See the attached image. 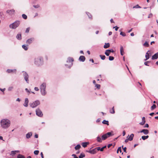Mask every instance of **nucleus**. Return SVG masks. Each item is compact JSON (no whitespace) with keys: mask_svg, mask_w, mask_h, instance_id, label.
<instances>
[{"mask_svg":"<svg viewBox=\"0 0 158 158\" xmlns=\"http://www.w3.org/2000/svg\"><path fill=\"white\" fill-rule=\"evenodd\" d=\"M85 155L83 153H81L80 155L79 156V158H83L85 157Z\"/></svg>","mask_w":158,"mask_h":158,"instance_id":"34","label":"nucleus"},{"mask_svg":"<svg viewBox=\"0 0 158 158\" xmlns=\"http://www.w3.org/2000/svg\"><path fill=\"white\" fill-rule=\"evenodd\" d=\"M29 102V101L27 98H26L25 99V102L23 104V105L25 107H27L28 106V104Z\"/></svg>","mask_w":158,"mask_h":158,"instance_id":"16","label":"nucleus"},{"mask_svg":"<svg viewBox=\"0 0 158 158\" xmlns=\"http://www.w3.org/2000/svg\"><path fill=\"white\" fill-rule=\"evenodd\" d=\"M40 92L41 94L43 96H45L47 94V92L46 91V89L40 90Z\"/></svg>","mask_w":158,"mask_h":158,"instance_id":"17","label":"nucleus"},{"mask_svg":"<svg viewBox=\"0 0 158 158\" xmlns=\"http://www.w3.org/2000/svg\"><path fill=\"white\" fill-rule=\"evenodd\" d=\"M15 11L13 9L11 10H8L6 11L7 13H8L10 15H12L14 14Z\"/></svg>","mask_w":158,"mask_h":158,"instance_id":"9","label":"nucleus"},{"mask_svg":"<svg viewBox=\"0 0 158 158\" xmlns=\"http://www.w3.org/2000/svg\"><path fill=\"white\" fill-rule=\"evenodd\" d=\"M22 47L26 51L28 49V47L27 46H26L24 45H23L22 46Z\"/></svg>","mask_w":158,"mask_h":158,"instance_id":"31","label":"nucleus"},{"mask_svg":"<svg viewBox=\"0 0 158 158\" xmlns=\"http://www.w3.org/2000/svg\"><path fill=\"white\" fill-rule=\"evenodd\" d=\"M23 73V76L24 77V79L26 81L27 83V84H28L29 83V75L28 73L26 72L23 71L22 72Z\"/></svg>","mask_w":158,"mask_h":158,"instance_id":"6","label":"nucleus"},{"mask_svg":"<svg viewBox=\"0 0 158 158\" xmlns=\"http://www.w3.org/2000/svg\"><path fill=\"white\" fill-rule=\"evenodd\" d=\"M34 89L35 90V91H38L39 90V89L38 88V87H35V88H34Z\"/></svg>","mask_w":158,"mask_h":158,"instance_id":"57","label":"nucleus"},{"mask_svg":"<svg viewBox=\"0 0 158 158\" xmlns=\"http://www.w3.org/2000/svg\"><path fill=\"white\" fill-rule=\"evenodd\" d=\"M113 28H115V30L116 31H117L118 30V27L116 26L114 27Z\"/></svg>","mask_w":158,"mask_h":158,"instance_id":"55","label":"nucleus"},{"mask_svg":"<svg viewBox=\"0 0 158 158\" xmlns=\"http://www.w3.org/2000/svg\"><path fill=\"white\" fill-rule=\"evenodd\" d=\"M110 46V44L109 43H105L104 45V48H109Z\"/></svg>","mask_w":158,"mask_h":158,"instance_id":"24","label":"nucleus"},{"mask_svg":"<svg viewBox=\"0 0 158 158\" xmlns=\"http://www.w3.org/2000/svg\"><path fill=\"white\" fill-rule=\"evenodd\" d=\"M149 62H149V61H146L144 62V64L146 66H149V65L148 64V63Z\"/></svg>","mask_w":158,"mask_h":158,"instance_id":"56","label":"nucleus"},{"mask_svg":"<svg viewBox=\"0 0 158 158\" xmlns=\"http://www.w3.org/2000/svg\"><path fill=\"white\" fill-rule=\"evenodd\" d=\"M16 38L19 40L22 39L21 35L20 33L18 34L16 36Z\"/></svg>","mask_w":158,"mask_h":158,"instance_id":"19","label":"nucleus"},{"mask_svg":"<svg viewBox=\"0 0 158 158\" xmlns=\"http://www.w3.org/2000/svg\"><path fill=\"white\" fill-rule=\"evenodd\" d=\"M89 143L88 142H83L82 143V145L83 147L85 148Z\"/></svg>","mask_w":158,"mask_h":158,"instance_id":"25","label":"nucleus"},{"mask_svg":"<svg viewBox=\"0 0 158 158\" xmlns=\"http://www.w3.org/2000/svg\"><path fill=\"white\" fill-rule=\"evenodd\" d=\"M30 27H29L27 28L26 29L25 32L26 33H28V32H29V31L30 30Z\"/></svg>","mask_w":158,"mask_h":158,"instance_id":"49","label":"nucleus"},{"mask_svg":"<svg viewBox=\"0 0 158 158\" xmlns=\"http://www.w3.org/2000/svg\"><path fill=\"white\" fill-rule=\"evenodd\" d=\"M102 123L103 124H106V125H109L108 121H106V120H104L102 121Z\"/></svg>","mask_w":158,"mask_h":158,"instance_id":"26","label":"nucleus"},{"mask_svg":"<svg viewBox=\"0 0 158 158\" xmlns=\"http://www.w3.org/2000/svg\"><path fill=\"white\" fill-rule=\"evenodd\" d=\"M97 141L99 143H101L102 142V139L99 136H98L97 137Z\"/></svg>","mask_w":158,"mask_h":158,"instance_id":"33","label":"nucleus"},{"mask_svg":"<svg viewBox=\"0 0 158 158\" xmlns=\"http://www.w3.org/2000/svg\"><path fill=\"white\" fill-rule=\"evenodd\" d=\"M118 151H120V152H121H121L122 150H121V147H119L118 148L117 150V153H118Z\"/></svg>","mask_w":158,"mask_h":158,"instance_id":"45","label":"nucleus"},{"mask_svg":"<svg viewBox=\"0 0 158 158\" xmlns=\"http://www.w3.org/2000/svg\"><path fill=\"white\" fill-rule=\"evenodd\" d=\"M16 154V151H12L11 152L10 155L13 156H14Z\"/></svg>","mask_w":158,"mask_h":158,"instance_id":"29","label":"nucleus"},{"mask_svg":"<svg viewBox=\"0 0 158 158\" xmlns=\"http://www.w3.org/2000/svg\"><path fill=\"white\" fill-rule=\"evenodd\" d=\"M141 7L140 6L138 5H137L135 6H134L133 7V8H141Z\"/></svg>","mask_w":158,"mask_h":158,"instance_id":"43","label":"nucleus"},{"mask_svg":"<svg viewBox=\"0 0 158 158\" xmlns=\"http://www.w3.org/2000/svg\"><path fill=\"white\" fill-rule=\"evenodd\" d=\"M149 52V51H148V52L146 53V55H145L146 59H145L144 60H148L149 58V54L148 53Z\"/></svg>","mask_w":158,"mask_h":158,"instance_id":"22","label":"nucleus"},{"mask_svg":"<svg viewBox=\"0 0 158 158\" xmlns=\"http://www.w3.org/2000/svg\"><path fill=\"white\" fill-rule=\"evenodd\" d=\"M96 86L97 87V88H98V89H100V85L99 84H96Z\"/></svg>","mask_w":158,"mask_h":158,"instance_id":"50","label":"nucleus"},{"mask_svg":"<svg viewBox=\"0 0 158 158\" xmlns=\"http://www.w3.org/2000/svg\"><path fill=\"white\" fill-rule=\"evenodd\" d=\"M107 138H108V136L106 135V134H105L103 135L102 137V140H105Z\"/></svg>","mask_w":158,"mask_h":158,"instance_id":"21","label":"nucleus"},{"mask_svg":"<svg viewBox=\"0 0 158 158\" xmlns=\"http://www.w3.org/2000/svg\"><path fill=\"white\" fill-rule=\"evenodd\" d=\"M149 137V136L148 135L147 136H142V139L143 140H145L146 139H148Z\"/></svg>","mask_w":158,"mask_h":158,"instance_id":"28","label":"nucleus"},{"mask_svg":"<svg viewBox=\"0 0 158 158\" xmlns=\"http://www.w3.org/2000/svg\"><path fill=\"white\" fill-rule=\"evenodd\" d=\"M112 145V144H109L108 146H107V147L108 148H109L110 146H111Z\"/></svg>","mask_w":158,"mask_h":158,"instance_id":"60","label":"nucleus"},{"mask_svg":"<svg viewBox=\"0 0 158 158\" xmlns=\"http://www.w3.org/2000/svg\"><path fill=\"white\" fill-rule=\"evenodd\" d=\"M110 112L111 114H114L115 113L114 107H112V110H110Z\"/></svg>","mask_w":158,"mask_h":158,"instance_id":"30","label":"nucleus"},{"mask_svg":"<svg viewBox=\"0 0 158 158\" xmlns=\"http://www.w3.org/2000/svg\"><path fill=\"white\" fill-rule=\"evenodd\" d=\"M86 152L91 154H95L97 152V151L96 150L95 148H94L92 150L87 151Z\"/></svg>","mask_w":158,"mask_h":158,"instance_id":"10","label":"nucleus"},{"mask_svg":"<svg viewBox=\"0 0 158 158\" xmlns=\"http://www.w3.org/2000/svg\"><path fill=\"white\" fill-rule=\"evenodd\" d=\"M73 61V58L69 57L68 58L67 62V63H69L70 64L69 65H68V64H65V66L68 68H70L73 65L72 62Z\"/></svg>","mask_w":158,"mask_h":158,"instance_id":"5","label":"nucleus"},{"mask_svg":"<svg viewBox=\"0 0 158 158\" xmlns=\"http://www.w3.org/2000/svg\"><path fill=\"white\" fill-rule=\"evenodd\" d=\"M120 51L121 55L122 56L124 54V50L123 47L122 46H120Z\"/></svg>","mask_w":158,"mask_h":158,"instance_id":"20","label":"nucleus"},{"mask_svg":"<svg viewBox=\"0 0 158 158\" xmlns=\"http://www.w3.org/2000/svg\"><path fill=\"white\" fill-rule=\"evenodd\" d=\"M25 90L26 91V92H28L29 93H30L29 91L28 90V89L27 88H26Z\"/></svg>","mask_w":158,"mask_h":158,"instance_id":"62","label":"nucleus"},{"mask_svg":"<svg viewBox=\"0 0 158 158\" xmlns=\"http://www.w3.org/2000/svg\"><path fill=\"white\" fill-rule=\"evenodd\" d=\"M134 136V135L133 134H131L129 138L128 139H129V141H131L133 140V137Z\"/></svg>","mask_w":158,"mask_h":158,"instance_id":"23","label":"nucleus"},{"mask_svg":"<svg viewBox=\"0 0 158 158\" xmlns=\"http://www.w3.org/2000/svg\"><path fill=\"white\" fill-rule=\"evenodd\" d=\"M13 89V87H9L8 88V90L9 91H11Z\"/></svg>","mask_w":158,"mask_h":158,"instance_id":"51","label":"nucleus"},{"mask_svg":"<svg viewBox=\"0 0 158 158\" xmlns=\"http://www.w3.org/2000/svg\"><path fill=\"white\" fill-rule=\"evenodd\" d=\"M155 114V113L153 112H152V113H151L149 114V115L151 116H153V115L154 114Z\"/></svg>","mask_w":158,"mask_h":158,"instance_id":"61","label":"nucleus"},{"mask_svg":"<svg viewBox=\"0 0 158 158\" xmlns=\"http://www.w3.org/2000/svg\"><path fill=\"white\" fill-rule=\"evenodd\" d=\"M34 38H31L28 39L26 41V43L28 44H30L32 41L34 40Z\"/></svg>","mask_w":158,"mask_h":158,"instance_id":"11","label":"nucleus"},{"mask_svg":"<svg viewBox=\"0 0 158 158\" xmlns=\"http://www.w3.org/2000/svg\"><path fill=\"white\" fill-rule=\"evenodd\" d=\"M34 63L38 66L42 65L43 64V58L40 56L35 58L34 60Z\"/></svg>","mask_w":158,"mask_h":158,"instance_id":"2","label":"nucleus"},{"mask_svg":"<svg viewBox=\"0 0 158 158\" xmlns=\"http://www.w3.org/2000/svg\"><path fill=\"white\" fill-rule=\"evenodd\" d=\"M99 56L102 60H105L106 58V56L105 55H100Z\"/></svg>","mask_w":158,"mask_h":158,"instance_id":"35","label":"nucleus"},{"mask_svg":"<svg viewBox=\"0 0 158 158\" xmlns=\"http://www.w3.org/2000/svg\"><path fill=\"white\" fill-rule=\"evenodd\" d=\"M106 134V135L108 136V137H109L111 136V135H113V134L112 135L111 133L110 132H107Z\"/></svg>","mask_w":158,"mask_h":158,"instance_id":"37","label":"nucleus"},{"mask_svg":"<svg viewBox=\"0 0 158 158\" xmlns=\"http://www.w3.org/2000/svg\"><path fill=\"white\" fill-rule=\"evenodd\" d=\"M145 121H142L141 122H140V123H139V124L141 125H143L145 124Z\"/></svg>","mask_w":158,"mask_h":158,"instance_id":"48","label":"nucleus"},{"mask_svg":"<svg viewBox=\"0 0 158 158\" xmlns=\"http://www.w3.org/2000/svg\"><path fill=\"white\" fill-rule=\"evenodd\" d=\"M81 148V146L79 144H77L75 147V148L76 150H78L79 149Z\"/></svg>","mask_w":158,"mask_h":158,"instance_id":"27","label":"nucleus"},{"mask_svg":"<svg viewBox=\"0 0 158 158\" xmlns=\"http://www.w3.org/2000/svg\"><path fill=\"white\" fill-rule=\"evenodd\" d=\"M107 50H106L105 52V54L107 56H109L110 53Z\"/></svg>","mask_w":158,"mask_h":158,"instance_id":"38","label":"nucleus"},{"mask_svg":"<svg viewBox=\"0 0 158 158\" xmlns=\"http://www.w3.org/2000/svg\"><path fill=\"white\" fill-rule=\"evenodd\" d=\"M156 107V106L155 104H153L151 107V110H152Z\"/></svg>","mask_w":158,"mask_h":158,"instance_id":"39","label":"nucleus"},{"mask_svg":"<svg viewBox=\"0 0 158 158\" xmlns=\"http://www.w3.org/2000/svg\"><path fill=\"white\" fill-rule=\"evenodd\" d=\"M158 58V52L155 53L154 55L152 56V60L156 59Z\"/></svg>","mask_w":158,"mask_h":158,"instance_id":"14","label":"nucleus"},{"mask_svg":"<svg viewBox=\"0 0 158 158\" xmlns=\"http://www.w3.org/2000/svg\"><path fill=\"white\" fill-rule=\"evenodd\" d=\"M114 57L112 56H109V59L110 60H114Z\"/></svg>","mask_w":158,"mask_h":158,"instance_id":"42","label":"nucleus"},{"mask_svg":"<svg viewBox=\"0 0 158 158\" xmlns=\"http://www.w3.org/2000/svg\"><path fill=\"white\" fill-rule=\"evenodd\" d=\"M33 7L35 8H37L40 7V6L38 5H33Z\"/></svg>","mask_w":158,"mask_h":158,"instance_id":"53","label":"nucleus"},{"mask_svg":"<svg viewBox=\"0 0 158 158\" xmlns=\"http://www.w3.org/2000/svg\"><path fill=\"white\" fill-rule=\"evenodd\" d=\"M20 22L19 20H16L13 23L9 25V27L12 29H15L19 25Z\"/></svg>","mask_w":158,"mask_h":158,"instance_id":"3","label":"nucleus"},{"mask_svg":"<svg viewBox=\"0 0 158 158\" xmlns=\"http://www.w3.org/2000/svg\"><path fill=\"white\" fill-rule=\"evenodd\" d=\"M143 45L146 47H148L149 46V44L148 42H145V43L143 44Z\"/></svg>","mask_w":158,"mask_h":158,"instance_id":"36","label":"nucleus"},{"mask_svg":"<svg viewBox=\"0 0 158 158\" xmlns=\"http://www.w3.org/2000/svg\"><path fill=\"white\" fill-rule=\"evenodd\" d=\"M140 132H143L145 135H147L149 131L147 129H143L140 131Z\"/></svg>","mask_w":158,"mask_h":158,"instance_id":"15","label":"nucleus"},{"mask_svg":"<svg viewBox=\"0 0 158 158\" xmlns=\"http://www.w3.org/2000/svg\"><path fill=\"white\" fill-rule=\"evenodd\" d=\"M32 135V133L30 132L27 133L26 135V137L27 139H29Z\"/></svg>","mask_w":158,"mask_h":158,"instance_id":"18","label":"nucleus"},{"mask_svg":"<svg viewBox=\"0 0 158 158\" xmlns=\"http://www.w3.org/2000/svg\"><path fill=\"white\" fill-rule=\"evenodd\" d=\"M10 121L7 119H2L1 121V127L4 129L8 128L10 126Z\"/></svg>","mask_w":158,"mask_h":158,"instance_id":"1","label":"nucleus"},{"mask_svg":"<svg viewBox=\"0 0 158 158\" xmlns=\"http://www.w3.org/2000/svg\"><path fill=\"white\" fill-rule=\"evenodd\" d=\"M17 158H25V157L22 155L19 154L17 156Z\"/></svg>","mask_w":158,"mask_h":158,"instance_id":"32","label":"nucleus"},{"mask_svg":"<svg viewBox=\"0 0 158 158\" xmlns=\"http://www.w3.org/2000/svg\"><path fill=\"white\" fill-rule=\"evenodd\" d=\"M40 104V102L38 100H37L32 103L29 104L30 106L32 108H35Z\"/></svg>","mask_w":158,"mask_h":158,"instance_id":"4","label":"nucleus"},{"mask_svg":"<svg viewBox=\"0 0 158 158\" xmlns=\"http://www.w3.org/2000/svg\"><path fill=\"white\" fill-rule=\"evenodd\" d=\"M46 84L45 83H43L40 85V89H46Z\"/></svg>","mask_w":158,"mask_h":158,"instance_id":"8","label":"nucleus"},{"mask_svg":"<svg viewBox=\"0 0 158 158\" xmlns=\"http://www.w3.org/2000/svg\"><path fill=\"white\" fill-rule=\"evenodd\" d=\"M149 127V125L148 124H146L144 126L145 127Z\"/></svg>","mask_w":158,"mask_h":158,"instance_id":"59","label":"nucleus"},{"mask_svg":"<svg viewBox=\"0 0 158 158\" xmlns=\"http://www.w3.org/2000/svg\"><path fill=\"white\" fill-rule=\"evenodd\" d=\"M96 149V150L97 151H99L100 150V147H98L95 148Z\"/></svg>","mask_w":158,"mask_h":158,"instance_id":"54","label":"nucleus"},{"mask_svg":"<svg viewBox=\"0 0 158 158\" xmlns=\"http://www.w3.org/2000/svg\"><path fill=\"white\" fill-rule=\"evenodd\" d=\"M108 51L110 52V53L111 52H114V51L112 49H110V50H107Z\"/></svg>","mask_w":158,"mask_h":158,"instance_id":"52","label":"nucleus"},{"mask_svg":"<svg viewBox=\"0 0 158 158\" xmlns=\"http://www.w3.org/2000/svg\"><path fill=\"white\" fill-rule=\"evenodd\" d=\"M120 35H122V36H123V37L125 36L126 35V34L125 33L123 32L122 31L120 33Z\"/></svg>","mask_w":158,"mask_h":158,"instance_id":"41","label":"nucleus"},{"mask_svg":"<svg viewBox=\"0 0 158 158\" xmlns=\"http://www.w3.org/2000/svg\"><path fill=\"white\" fill-rule=\"evenodd\" d=\"M122 148H123V149L124 151V152L126 153H127V151H126V149L127 148L125 147L124 148H123V145L122 146Z\"/></svg>","mask_w":158,"mask_h":158,"instance_id":"47","label":"nucleus"},{"mask_svg":"<svg viewBox=\"0 0 158 158\" xmlns=\"http://www.w3.org/2000/svg\"><path fill=\"white\" fill-rule=\"evenodd\" d=\"M85 59V57L83 56H81L79 58V60L80 61L84 62Z\"/></svg>","mask_w":158,"mask_h":158,"instance_id":"12","label":"nucleus"},{"mask_svg":"<svg viewBox=\"0 0 158 158\" xmlns=\"http://www.w3.org/2000/svg\"><path fill=\"white\" fill-rule=\"evenodd\" d=\"M152 14L151 13L149 15V16L148 17V18H150V17H152Z\"/></svg>","mask_w":158,"mask_h":158,"instance_id":"64","label":"nucleus"},{"mask_svg":"<svg viewBox=\"0 0 158 158\" xmlns=\"http://www.w3.org/2000/svg\"><path fill=\"white\" fill-rule=\"evenodd\" d=\"M86 14L88 15L89 18L90 19L92 18V16L91 15L89 12H86Z\"/></svg>","mask_w":158,"mask_h":158,"instance_id":"44","label":"nucleus"},{"mask_svg":"<svg viewBox=\"0 0 158 158\" xmlns=\"http://www.w3.org/2000/svg\"><path fill=\"white\" fill-rule=\"evenodd\" d=\"M40 155H41V158H44V155H43V154L42 152H41V153Z\"/></svg>","mask_w":158,"mask_h":158,"instance_id":"58","label":"nucleus"},{"mask_svg":"<svg viewBox=\"0 0 158 158\" xmlns=\"http://www.w3.org/2000/svg\"><path fill=\"white\" fill-rule=\"evenodd\" d=\"M39 153L38 150H35L34 151V153L35 155H37Z\"/></svg>","mask_w":158,"mask_h":158,"instance_id":"46","label":"nucleus"},{"mask_svg":"<svg viewBox=\"0 0 158 158\" xmlns=\"http://www.w3.org/2000/svg\"><path fill=\"white\" fill-rule=\"evenodd\" d=\"M22 17H23V18L25 19H27V16L24 14H23L22 15Z\"/></svg>","mask_w":158,"mask_h":158,"instance_id":"40","label":"nucleus"},{"mask_svg":"<svg viewBox=\"0 0 158 158\" xmlns=\"http://www.w3.org/2000/svg\"><path fill=\"white\" fill-rule=\"evenodd\" d=\"M16 69H8L6 70V72L8 73H13L15 72V73H16Z\"/></svg>","mask_w":158,"mask_h":158,"instance_id":"13","label":"nucleus"},{"mask_svg":"<svg viewBox=\"0 0 158 158\" xmlns=\"http://www.w3.org/2000/svg\"><path fill=\"white\" fill-rule=\"evenodd\" d=\"M128 140H129V139H127L125 140V142L126 143H127L128 142Z\"/></svg>","mask_w":158,"mask_h":158,"instance_id":"63","label":"nucleus"},{"mask_svg":"<svg viewBox=\"0 0 158 158\" xmlns=\"http://www.w3.org/2000/svg\"><path fill=\"white\" fill-rule=\"evenodd\" d=\"M36 114L37 115L40 117H42L43 115V114L42 111L39 108H37L35 111Z\"/></svg>","mask_w":158,"mask_h":158,"instance_id":"7","label":"nucleus"}]
</instances>
